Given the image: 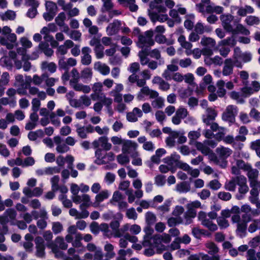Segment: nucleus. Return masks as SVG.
<instances>
[{
	"label": "nucleus",
	"instance_id": "f257e3e1",
	"mask_svg": "<svg viewBox=\"0 0 260 260\" xmlns=\"http://www.w3.org/2000/svg\"><path fill=\"white\" fill-rule=\"evenodd\" d=\"M26 52L25 48H18L16 52L10 51L9 53V56L14 61L17 69H20L23 67V70L25 72L29 71L31 68L30 62L27 60L29 59Z\"/></svg>",
	"mask_w": 260,
	"mask_h": 260
},
{
	"label": "nucleus",
	"instance_id": "f03ea898",
	"mask_svg": "<svg viewBox=\"0 0 260 260\" xmlns=\"http://www.w3.org/2000/svg\"><path fill=\"white\" fill-rule=\"evenodd\" d=\"M165 0H153L151 2L148 9V15L151 20L155 22L157 21L164 22L167 20L168 16L166 14H161L166 11L164 7Z\"/></svg>",
	"mask_w": 260,
	"mask_h": 260
},
{
	"label": "nucleus",
	"instance_id": "7ed1b4c3",
	"mask_svg": "<svg viewBox=\"0 0 260 260\" xmlns=\"http://www.w3.org/2000/svg\"><path fill=\"white\" fill-rule=\"evenodd\" d=\"M71 75L73 78L70 81V84L75 90L84 93H89L90 92L91 87L89 85L79 82V79H80V73L76 69L74 68L72 70Z\"/></svg>",
	"mask_w": 260,
	"mask_h": 260
},
{
	"label": "nucleus",
	"instance_id": "20e7f679",
	"mask_svg": "<svg viewBox=\"0 0 260 260\" xmlns=\"http://www.w3.org/2000/svg\"><path fill=\"white\" fill-rule=\"evenodd\" d=\"M17 215L16 211L13 208L7 209L2 215H0V223L3 225L5 233L8 231L6 224L9 223L12 225H14L17 220Z\"/></svg>",
	"mask_w": 260,
	"mask_h": 260
},
{
	"label": "nucleus",
	"instance_id": "39448f33",
	"mask_svg": "<svg viewBox=\"0 0 260 260\" xmlns=\"http://www.w3.org/2000/svg\"><path fill=\"white\" fill-rule=\"evenodd\" d=\"M171 240L170 235L164 233L162 235H155L153 236L150 240V244L148 246H152L158 248L161 247V249L165 250V246L162 245V243L168 244Z\"/></svg>",
	"mask_w": 260,
	"mask_h": 260
},
{
	"label": "nucleus",
	"instance_id": "423d86ee",
	"mask_svg": "<svg viewBox=\"0 0 260 260\" xmlns=\"http://www.w3.org/2000/svg\"><path fill=\"white\" fill-rule=\"evenodd\" d=\"M96 159L95 162L98 165H103L114 160L115 155L112 152L107 153L100 149H98L95 152Z\"/></svg>",
	"mask_w": 260,
	"mask_h": 260
},
{
	"label": "nucleus",
	"instance_id": "0eeeda50",
	"mask_svg": "<svg viewBox=\"0 0 260 260\" xmlns=\"http://www.w3.org/2000/svg\"><path fill=\"white\" fill-rule=\"evenodd\" d=\"M200 43L204 47L202 49L203 54L208 56H211L213 54L212 49L216 45L215 40L210 37L204 36L202 38Z\"/></svg>",
	"mask_w": 260,
	"mask_h": 260
},
{
	"label": "nucleus",
	"instance_id": "6e6552de",
	"mask_svg": "<svg viewBox=\"0 0 260 260\" xmlns=\"http://www.w3.org/2000/svg\"><path fill=\"white\" fill-rule=\"evenodd\" d=\"M152 37L153 31L151 30L146 31L144 34L139 35L138 46L143 49L145 47L152 46L154 44Z\"/></svg>",
	"mask_w": 260,
	"mask_h": 260
},
{
	"label": "nucleus",
	"instance_id": "1a4fd4ad",
	"mask_svg": "<svg viewBox=\"0 0 260 260\" xmlns=\"http://www.w3.org/2000/svg\"><path fill=\"white\" fill-rule=\"evenodd\" d=\"M215 151L219 159L221 160L220 166L222 168L225 167L227 165L226 159L232 154V150L223 146H219L216 149Z\"/></svg>",
	"mask_w": 260,
	"mask_h": 260
},
{
	"label": "nucleus",
	"instance_id": "9d476101",
	"mask_svg": "<svg viewBox=\"0 0 260 260\" xmlns=\"http://www.w3.org/2000/svg\"><path fill=\"white\" fill-rule=\"evenodd\" d=\"M137 144L131 140H125L122 145V152L124 154H130L131 156L137 154Z\"/></svg>",
	"mask_w": 260,
	"mask_h": 260
},
{
	"label": "nucleus",
	"instance_id": "9b49d317",
	"mask_svg": "<svg viewBox=\"0 0 260 260\" xmlns=\"http://www.w3.org/2000/svg\"><path fill=\"white\" fill-rule=\"evenodd\" d=\"M238 68H242V65L236 64V60L232 58H227L225 59L223 62V66L222 70V74L223 76H229L233 73L234 66Z\"/></svg>",
	"mask_w": 260,
	"mask_h": 260
},
{
	"label": "nucleus",
	"instance_id": "f8f14e48",
	"mask_svg": "<svg viewBox=\"0 0 260 260\" xmlns=\"http://www.w3.org/2000/svg\"><path fill=\"white\" fill-rule=\"evenodd\" d=\"M158 96V93L155 90L150 89L148 86L142 87L137 94L138 101H144L147 97L154 99Z\"/></svg>",
	"mask_w": 260,
	"mask_h": 260
},
{
	"label": "nucleus",
	"instance_id": "ddd939ff",
	"mask_svg": "<svg viewBox=\"0 0 260 260\" xmlns=\"http://www.w3.org/2000/svg\"><path fill=\"white\" fill-rule=\"evenodd\" d=\"M46 12L43 14V17L47 21H51L57 12V7L55 3L47 2L46 3Z\"/></svg>",
	"mask_w": 260,
	"mask_h": 260
},
{
	"label": "nucleus",
	"instance_id": "4468645a",
	"mask_svg": "<svg viewBox=\"0 0 260 260\" xmlns=\"http://www.w3.org/2000/svg\"><path fill=\"white\" fill-rule=\"evenodd\" d=\"M198 218L203 225L206 227L211 231H215L218 229L217 225L212 221L213 219L208 218L206 213L203 211H200L198 214Z\"/></svg>",
	"mask_w": 260,
	"mask_h": 260
},
{
	"label": "nucleus",
	"instance_id": "2eb2a0df",
	"mask_svg": "<svg viewBox=\"0 0 260 260\" xmlns=\"http://www.w3.org/2000/svg\"><path fill=\"white\" fill-rule=\"evenodd\" d=\"M237 113V107L234 105H229L222 114V119L224 121L232 123L235 121V117Z\"/></svg>",
	"mask_w": 260,
	"mask_h": 260
},
{
	"label": "nucleus",
	"instance_id": "dca6fc26",
	"mask_svg": "<svg viewBox=\"0 0 260 260\" xmlns=\"http://www.w3.org/2000/svg\"><path fill=\"white\" fill-rule=\"evenodd\" d=\"M92 90L90 97L92 100L98 101L100 98L104 97L105 93L103 92V84L101 82L94 83L92 86Z\"/></svg>",
	"mask_w": 260,
	"mask_h": 260
},
{
	"label": "nucleus",
	"instance_id": "f3484780",
	"mask_svg": "<svg viewBox=\"0 0 260 260\" xmlns=\"http://www.w3.org/2000/svg\"><path fill=\"white\" fill-rule=\"evenodd\" d=\"M92 145L95 148L101 147L104 150L108 151L112 148V145L108 142V138L106 136L100 137L92 142Z\"/></svg>",
	"mask_w": 260,
	"mask_h": 260
},
{
	"label": "nucleus",
	"instance_id": "a211bd4d",
	"mask_svg": "<svg viewBox=\"0 0 260 260\" xmlns=\"http://www.w3.org/2000/svg\"><path fill=\"white\" fill-rule=\"evenodd\" d=\"M72 199L73 201L76 204L82 203L80 206V209L89 207L91 204L90 197L87 194H83L81 196L72 197Z\"/></svg>",
	"mask_w": 260,
	"mask_h": 260
},
{
	"label": "nucleus",
	"instance_id": "6ab92c4d",
	"mask_svg": "<svg viewBox=\"0 0 260 260\" xmlns=\"http://www.w3.org/2000/svg\"><path fill=\"white\" fill-rule=\"evenodd\" d=\"M111 195V192L107 189H104L97 193L94 198V201L92 206L97 208L100 206V204L104 201L108 199Z\"/></svg>",
	"mask_w": 260,
	"mask_h": 260
},
{
	"label": "nucleus",
	"instance_id": "aec40b11",
	"mask_svg": "<svg viewBox=\"0 0 260 260\" xmlns=\"http://www.w3.org/2000/svg\"><path fill=\"white\" fill-rule=\"evenodd\" d=\"M36 248V255L39 257H43L45 255V245L42 237L38 236L35 239Z\"/></svg>",
	"mask_w": 260,
	"mask_h": 260
},
{
	"label": "nucleus",
	"instance_id": "412c9836",
	"mask_svg": "<svg viewBox=\"0 0 260 260\" xmlns=\"http://www.w3.org/2000/svg\"><path fill=\"white\" fill-rule=\"evenodd\" d=\"M2 34L8 40L9 44L11 43L12 48L14 47L17 41V36L14 33H12V29L8 26L3 27L2 29Z\"/></svg>",
	"mask_w": 260,
	"mask_h": 260
},
{
	"label": "nucleus",
	"instance_id": "4be33fe9",
	"mask_svg": "<svg viewBox=\"0 0 260 260\" xmlns=\"http://www.w3.org/2000/svg\"><path fill=\"white\" fill-rule=\"evenodd\" d=\"M246 215H243V218H246ZM251 220V217L250 215L247 216L246 221L245 222H242L237 224V228L236 230L237 235L240 238H242L245 237L246 235L247 230V223Z\"/></svg>",
	"mask_w": 260,
	"mask_h": 260
},
{
	"label": "nucleus",
	"instance_id": "5701e85b",
	"mask_svg": "<svg viewBox=\"0 0 260 260\" xmlns=\"http://www.w3.org/2000/svg\"><path fill=\"white\" fill-rule=\"evenodd\" d=\"M86 249L88 251L93 252V260H102L103 253L100 247L96 246L93 243H89L87 245Z\"/></svg>",
	"mask_w": 260,
	"mask_h": 260
},
{
	"label": "nucleus",
	"instance_id": "b1692460",
	"mask_svg": "<svg viewBox=\"0 0 260 260\" xmlns=\"http://www.w3.org/2000/svg\"><path fill=\"white\" fill-rule=\"evenodd\" d=\"M220 18L224 29L229 32L232 31L233 27L231 23L233 20V16L229 14H223L220 16Z\"/></svg>",
	"mask_w": 260,
	"mask_h": 260
},
{
	"label": "nucleus",
	"instance_id": "393cba45",
	"mask_svg": "<svg viewBox=\"0 0 260 260\" xmlns=\"http://www.w3.org/2000/svg\"><path fill=\"white\" fill-rule=\"evenodd\" d=\"M247 180L246 177L243 176H240V179H239V192L240 194V195L237 196V198L238 200H241L243 195L246 193L248 191V187L246 184Z\"/></svg>",
	"mask_w": 260,
	"mask_h": 260
},
{
	"label": "nucleus",
	"instance_id": "a878e982",
	"mask_svg": "<svg viewBox=\"0 0 260 260\" xmlns=\"http://www.w3.org/2000/svg\"><path fill=\"white\" fill-rule=\"evenodd\" d=\"M217 116V112L215 109L209 108H207L206 113L203 115V121L207 125H210Z\"/></svg>",
	"mask_w": 260,
	"mask_h": 260
},
{
	"label": "nucleus",
	"instance_id": "bb28decb",
	"mask_svg": "<svg viewBox=\"0 0 260 260\" xmlns=\"http://www.w3.org/2000/svg\"><path fill=\"white\" fill-rule=\"evenodd\" d=\"M76 132L79 137L82 139H85L87 137V135L89 133H92L94 132V127L91 125L87 126H76Z\"/></svg>",
	"mask_w": 260,
	"mask_h": 260
},
{
	"label": "nucleus",
	"instance_id": "cd10ccee",
	"mask_svg": "<svg viewBox=\"0 0 260 260\" xmlns=\"http://www.w3.org/2000/svg\"><path fill=\"white\" fill-rule=\"evenodd\" d=\"M252 87L247 85L241 88V91L243 93L245 96H248L254 92L258 91L260 89V83L256 81L252 82Z\"/></svg>",
	"mask_w": 260,
	"mask_h": 260
},
{
	"label": "nucleus",
	"instance_id": "c85d7f7f",
	"mask_svg": "<svg viewBox=\"0 0 260 260\" xmlns=\"http://www.w3.org/2000/svg\"><path fill=\"white\" fill-rule=\"evenodd\" d=\"M54 142L56 145V151L59 153H64L70 150L69 146L62 142L61 138L59 136L54 137L53 138Z\"/></svg>",
	"mask_w": 260,
	"mask_h": 260
},
{
	"label": "nucleus",
	"instance_id": "c756f323",
	"mask_svg": "<svg viewBox=\"0 0 260 260\" xmlns=\"http://www.w3.org/2000/svg\"><path fill=\"white\" fill-rule=\"evenodd\" d=\"M193 30L200 35L209 33L212 30V27L209 25H205L201 21H198L194 26Z\"/></svg>",
	"mask_w": 260,
	"mask_h": 260
},
{
	"label": "nucleus",
	"instance_id": "7c9ffc66",
	"mask_svg": "<svg viewBox=\"0 0 260 260\" xmlns=\"http://www.w3.org/2000/svg\"><path fill=\"white\" fill-rule=\"evenodd\" d=\"M234 57L235 60L241 59L243 62H247L251 59V54L248 52L242 53L239 48H236L234 50Z\"/></svg>",
	"mask_w": 260,
	"mask_h": 260
},
{
	"label": "nucleus",
	"instance_id": "2f4dec72",
	"mask_svg": "<svg viewBox=\"0 0 260 260\" xmlns=\"http://www.w3.org/2000/svg\"><path fill=\"white\" fill-rule=\"evenodd\" d=\"M125 193L128 196V201L129 203H133L136 198L140 199L143 196V192L141 189H137L134 194L133 189H127Z\"/></svg>",
	"mask_w": 260,
	"mask_h": 260
},
{
	"label": "nucleus",
	"instance_id": "473e14b6",
	"mask_svg": "<svg viewBox=\"0 0 260 260\" xmlns=\"http://www.w3.org/2000/svg\"><path fill=\"white\" fill-rule=\"evenodd\" d=\"M121 22L115 20L112 23H110L106 28V32L108 35L112 36L116 34L121 26Z\"/></svg>",
	"mask_w": 260,
	"mask_h": 260
},
{
	"label": "nucleus",
	"instance_id": "72a5a7b5",
	"mask_svg": "<svg viewBox=\"0 0 260 260\" xmlns=\"http://www.w3.org/2000/svg\"><path fill=\"white\" fill-rule=\"evenodd\" d=\"M82 239V235L81 234H77L74 236V239L72 243L73 247L78 248L77 250L78 253H81L85 250V248L82 245L81 242Z\"/></svg>",
	"mask_w": 260,
	"mask_h": 260
},
{
	"label": "nucleus",
	"instance_id": "f704fd0d",
	"mask_svg": "<svg viewBox=\"0 0 260 260\" xmlns=\"http://www.w3.org/2000/svg\"><path fill=\"white\" fill-rule=\"evenodd\" d=\"M93 68L95 71L104 76L108 75L110 72L109 67L101 61L95 62L94 63Z\"/></svg>",
	"mask_w": 260,
	"mask_h": 260
},
{
	"label": "nucleus",
	"instance_id": "c9c22d12",
	"mask_svg": "<svg viewBox=\"0 0 260 260\" xmlns=\"http://www.w3.org/2000/svg\"><path fill=\"white\" fill-rule=\"evenodd\" d=\"M247 176L250 181V187H255L258 186V181H257L258 171L256 169H250L248 171Z\"/></svg>",
	"mask_w": 260,
	"mask_h": 260
},
{
	"label": "nucleus",
	"instance_id": "e433bc0d",
	"mask_svg": "<svg viewBox=\"0 0 260 260\" xmlns=\"http://www.w3.org/2000/svg\"><path fill=\"white\" fill-rule=\"evenodd\" d=\"M91 49L88 47H84L82 49V56H81V63L83 65L88 66L91 62V56L89 54Z\"/></svg>",
	"mask_w": 260,
	"mask_h": 260
},
{
	"label": "nucleus",
	"instance_id": "4c0bfd02",
	"mask_svg": "<svg viewBox=\"0 0 260 260\" xmlns=\"http://www.w3.org/2000/svg\"><path fill=\"white\" fill-rule=\"evenodd\" d=\"M93 76L92 69L89 68H85L80 73V79L84 83H89L91 81Z\"/></svg>",
	"mask_w": 260,
	"mask_h": 260
},
{
	"label": "nucleus",
	"instance_id": "58836bf2",
	"mask_svg": "<svg viewBox=\"0 0 260 260\" xmlns=\"http://www.w3.org/2000/svg\"><path fill=\"white\" fill-rule=\"evenodd\" d=\"M144 231L145 233L144 236V241L143 244L144 246H148L150 243V240L151 239V236L154 232V230L151 225H147L144 229Z\"/></svg>",
	"mask_w": 260,
	"mask_h": 260
},
{
	"label": "nucleus",
	"instance_id": "ea45409f",
	"mask_svg": "<svg viewBox=\"0 0 260 260\" xmlns=\"http://www.w3.org/2000/svg\"><path fill=\"white\" fill-rule=\"evenodd\" d=\"M239 179L240 176H237L233 178L230 181L226 182L224 185L225 189L230 191H234L236 186L238 185Z\"/></svg>",
	"mask_w": 260,
	"mask_h": 260
},
{
	"label": "nucleus",
	"instance_id": "a19ab883",
	"mask_svg": "<svg viewBox=\"0 0 260 260\" xmlns=\"http://www.w3.org/2000/svg\"><path fill=\"white\" fill-rule=\"evenodd\" d=\"M119 226L120 223L118 221H113L110 223V226L112 230L111 231V237H113L114 238H121V235L119 233Z\"/></svg>",
	"mask_w": 260,
	"mask_h": 260
},
{
	"label": "nucleus",
	"instance_id": "79ce46f5",
	"mask_svg": "<svg viewBox=\"0 0 260 260\" xmlns=\"http://www.w3.org/2000/svg\"><path fill=\"white\" fill-rule=\"evenodd\" d=\"M56 64L53 62L44 61L41 64L42 70L45 71H48L51 74L55 73L56 71Z\"/></svg>",
	"mask_w": 260,
	"mask_h": 260
},
{
	"label": "nucleus",
	"instance_id": "37998d69",
	"mask_svg": "<svg viewBox=\"0 0 260 260\" xmlns=\"http://www.w3.org/2000/svg\"><path fill=\"white\" fill-rule=\"evenodd\" d=\"M254 11V9L251 6L245 5L244 7H239L237 13L238 16L244 17L247 14L253 13Z\"/></svg>",
	"mask_w": 260,
	"mask_h": 260
},
{
	"label": "nucleus",
	"instance_id": "c03bdc74",
	"mask_svg": "<svg viewBox=\"0 0 260 260\" xmlns=\"http://www.w3.org/2000/svg\"><path fill=\"white\" fill-rule=\"evenodd\" d=\"M39 48L41 52H43L48 57L51 56L53 54V50L49 47L48 43L41 42L39 45Z\"/></svg>",
	"mask_w": 260,
	"mask_h": 260
},
{
	"label": "nucleus",
	"instance_id": "a18cd8bd",
	"mask_svg": "<svg viewBox=\"0 0 260 260\" xmlns=\"http://www.w3.org/2000/svg\"><path fill=\"white\" fill-rule=\"evenodd\" d=\"M231 32L234 35L241 34L245 36L250 34L249 30L241 24H238L235 28H233V31Z\"/></svg>",
	"mask_w": 260,
	"mask_h": 260
},
{
	"label": "nucleus",
	"instance_id": "49530a36",
	"mask_svg": "<svg viewBox=\"0 0 260 260\" xmlns=\"http://www.w3.org/2000/svg\"><path fill=\"white\" fill-rule=\"evenodd\" d=\"M194 15L193 14H190L186 15V20L184 21V27L188 30H191L193 28Z\"/></svg>",
	"mask_w": 260,
	"mask_h": 260
},
{
	"label": "nucleus",
	"instance_id": "de8ad7c7",
	"mask_svg": "<svg viewBox=\"0 0 260 260\" xmlns=\"http://www.w3.org/2000/svg\"><path fill=\"white\" fill-rule=\"evenodd\" d=\"M196 146L197 149L205 155H207L211 153V149L205 143V142L204 143L197 142Z\"/></svg>",
	"mask_w": 260,
	"mask_h": 260
},
{
	"label": "nucleus",
	"instance_id": "09e8293b",
	"mask_svg": "<svg viewBox=\"0 0 260 260\" xmlns=\"http://www.w3.org/2000/svg\"><path fill=\"white\" fill-rule=\"evenodd\" d=\"M190 189V185L185 182L178 183L176 186V190L179 193H186Z\"/></svg>",
	"mask_w": 260,
	"mask_h": 260
},
{
	"label": "nucleus",
	"instance_id": "8fccbe9b",
	"mask_svg": "<svg viewBox=\"0 0 260 260\" xmlns=\"http://www.w3.org/2000/svg\"><path fill=\"white\" fill-rule=\"evenodd\" d=\"M54 242L55 245L61 250H66L68 247V245L66 242L65 239L62 237H57L55 239Z\"/></svg>",
	"mask_w": 260,
	"mask_h": 260
},
{
	"label": "nucleus",
	"instance_id": "3c124183",
	"mask_svg": "<svg viewBox=\"0 0 260 260\" xmlns=\"http://www.w3.org/2000/svg\"><path fill=\"white\" fill-rule=\"evenodd\" d=\"M223 11L222 7L215 6L213 4L208 5L206 8V12L208 13H216V14H220Z\"/></svg>",
	"mask_w": 260,
	"mask_h": 260
},
{
	"label": "nucleus",
	"instance_id": "603ef678",
	"mask_svg": "<svg viewBox=\"0 0 260 260\" xmlns=\"http://www.w3.org/2000/svg\"><path fill=\"white\" fill-rule=\"evenodd\" d=\"M230 96L232 99L237 101V102L239 104H243L244 103V98L247 96H245L243 93L241 91V93L236 91H232L230 94Z\"/></svg>",
	"mask_w": 260,
	"mask_h": 260
},
{
	"label": "nucleus",
	"instance_id": "864d4df0",
	"mask_svg": "<svg viewBox=\"0 0 260 260\" xmlns=\"http://www.w3.org/2000/svg\"><path fill=\"white\" fill-rule=\"evenodd\" d=\"M45 76L46 73L42 74L40 76L36 74L34 75L32 79V83L36 85L44 88L45 86L42 85V84L43 82H45Z\"/></svg>",
	"mask_w": 260,
	"mask_h": 260
},
{
	"label": "nucleus",
	"instance_id": "5fc2aeb1",
	"mask_svg": "<svg viewBox=\"0 0 260 260\" xmlns=\"http://www.w3.org/2000/svg\"><path fill=\"white\" fill-rule=\"evenodd\" d=\"M217 87V93L218 96L223 97L226 93V90L224 89L225 82L222 80H218L216 83Z\"/></svg>",
	"mask_w": 260,
	"mask_h": 260
},
{
	"label": "nucleus",
	"instance_id": "6e6d98bb",
	"mask_svg": "<svg viewBox=\"0 0 260 260\" xmlns=\"http://www.w3.org/2000/svg\"><path fill=\"white\" fill-rule=\"evenodd\" d=\"M0 104L4 106L9 105L11 107L14 108L17 104L16 99V98H2L0 99Z\"/></svg>",
	"mask_w": 260,
	"mask_h": 260
},
{
	"label": "nucleus",
	"instance_id": "4d7b16f0",
	"mask_svg": "<svg viewBox=\"0 0 260 260\" xmlns=\"http://www.w3.org/2000/svg\"><path fill=\"white\" fill-rule=\"evenodd\" d=\"M205 246L208 249V252L211 255L217 254L219 249L216 245L212 242H208L206 243Z\"/></svg>",
	"mask_w": 260,
	"mask_h": 260
},
{
	"label": "nucleus",
	"instance_id": "13d9d810",
	"mask_svg": "<svg viewBox=\"0 0 260 260\" xmlns=\"http://www.w3.org/2000/svg\"><path fill=\"white\" fill-rule=\"evenodd\" d=\"M31 213L34 216V218L36 219L39 217L41 218V219H48L47 213L44 208L40 209L39 211L33 210L32 211Z\"/></svg>",
	"mask_w": 260,
	"mask_h": 260
},
{
	"label": "nucleus",
	"instance_id": "bf43d9fd",
	"mask_svg": "<svg viewBox=\"0 0 260 260\" xmlns=\"http://www.w3.org/2000/svg\"><path fill=\"white\" fill-rule=\"evenodd\" d=\"M172 200L168 199L165 201L163 205L159 206L157 208V210L162 212V214L168 212L170 210V207L171 205Z\"/></svg>",
	"mask_w": 260,
	"mask_h": 260
},
{
	"label": "nucleus",
	"instance_id": "052dcab7",
	"mask_svg": "<svg viewBox=\"0 0 260 260\" xmlns=\"http://www.w3.org/2000/svg\"><path fill=\"white\" fill-rule=\"evenodd\" d=\"M182 223L181 217H171L168 219L167 223L169 226L173 227Z\"/></svg>",
	"mask_w": 260,
	"mask_h": 260
},
{
	"label": "nucleus",
	"instance_id": "680f3d73",
	"mask_svg": "<svg viewBox=\"0 0 260 260\" xmlns=\"http://www.w3.org/2000/svg\"><path fill=\"white\" fill-rule=\"evenodd\" d=\"M245 21L248 25H256L259 24L260 19L258 17L250 15L246 18Z\"/></svg>",
	"mask_w": 260,
	"mask_h": 260
},
{
	"label": "nucleus",
	"instance_id": "e2e57ef3",
	"mask_svg": "<svg viewBox=\"0 0 260 260\" xmlns=\"http://www.w3.org/2000/svg\"><path fill=\"white\" fill-rule=\"evenodd\" d=\"M50 122L55 126L59 127L61 124L60 120L59 117L54 112H51L49 114Z\"/></svg>",
	"mask_w": 260,
	"mask_h": 260
},
{
	"label": "nucleus",
	"instance_id": "0e129e2a",
	"mask_svg": "<svg viewBox=\"0 0 260 260\" xmlns=\"http://www.w3.org/2000/svg\"><path fill=\"white\" fill-rule=\"evenodd\" d=\"M3 20H14L16 17L15 12L13 11L8 10L4 13L0 14Z\"/></svg>",
	"mask_w": 260,
	"mask_h": 260
},
{
	"label": "nucleus",
	"instance_id": "69168bd1",
	"mask_svg": "<svg viewBox=\"0 0 260 260\" xmlns=\"http://www.w3.org/2000/svg\"><path fill=\"white\" fill-rule=\"evenodd\" d=\"M145 219L147 225H153L156 221V217L151 212H147L145 214Z\"/></svg>",
	"mask_w": 260,
	"mask_h": 260
},
{
	"label": "nucleus",
	"instance_id": "338daca9",
	"mask_svg": "<svg viewBox=\"0 0 260 260\" xmlns=\"http://www.w3.org/2000/svg\"><path fill=\"white\" fill-rule=\"evenodd\" d=\"M123 200L122 194L118 191H116L113 193L112 199L110 200V203L113 205H116V203L119 202Z\"/></svg>",
	"mask_w": 260,
	"mask_h": 260
},
{
	"label": "nucleus",
	"instance_id": "774afa93",
	"mask_svg": "<svg viewBox=\"0 0 260 260\" xmlns=\"http://www.w3.org/2000/svg\"><path fill=\"white\" fill-rule=\"evenodd\" d=\"M104 250L106 251V256L108 258L113 257L115 253L114 252V246L110 243H107L104 246Z\"/></svg>",
	"mask_w": 260,
	"mask_h": 260
}]
</instances>
